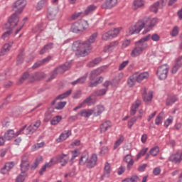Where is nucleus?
Wrapping results in <instances>:
<instances>
[{"instance_id":"nucleus-35","label":"nucleus","mask_w":182,"mask_h":182,"mask_svg":"<svg viewBox=\"0 0 182 182\" xmlns=\"http://www.w3.org/2000/svg\"><path fill=\"white\" fill-rule=\"evenodd\" d=\"M100 62H102V58L100 57H98V58L92 60V61H90L87 64V66L89 68H95V66H97V65H99V63H100Z\"/></svg>"},{"instance_id":"nucleus-17","label":"nucleus","mask_w":182,"mask_h":182,"mask_svg":"<svg viewBox=\"0 0 182 182\" xmlns=\"http://www.w3.org/2000/svg\"><path fill=\"white\" fill-rule=\"evenodd\" d=\"M72 90H68V91L63 92L61 95H59L55 97L54 100L52 101L51 105L53 106L56 103V100H62V99H66V97H69L70 95H72Z\"/></svg>"},{"instance_id":"nucleus-20","label":"nucleus","mask_w":182,"mask_h":182,"mask_svg":"<svg viewBox=\"0 0 182 182\" xmlns=\"http://www.w3.org/2000/svg\"><path fill=\"white\" fill-rule=\"evenodd\" d=\"M12 45H14V41L9 43H6L4 45L0 51V56H4L6 55L9 50H11V48H12Z\"/></svg>"},{"instance_id":"nucleus-4","label":"nucleus","mask_w":182,"mask_h":182,"mask_svg":"<svg viewBox=\"0 0 182 182\" xmlns=\"http://www.w3.org/2000/svg\"><path fill=\"white\" fill-rule=\"evenodd\" d=\"M41 121L37 120L35 123L31 124L28 128H26V125H24L22 128H21L17 132L16 136H19V134H33L35 133L39 127H41Z\"/></svg>"},{"instance_id":"nucleus-40","label":"nucleus","mask_w":182,"mask_h":182,"mask_svg":"<svg viewBox=\"0 0 182 182\" xmlns=\"http://www.w3.org/2000/svg\"><path fill=\"white\" fill-rule=\"evenodd\" d=\"M109 176H110V164L107 162L104 168L103 177H109Z\"/></svg>"},{"instance_id":"nucleus-26","label":"nucleus","mask_w":182,"mask_h":182,"mask_svg":"<svg viewBox=\"0 0 182 182\" xmlns=\"http://www.w3.org/2000/svg\"><path fill=\"white\" fill-rule=\"evenodd\" d=\"M140 105H141V101L139 100H136L135 103L132 105L130 111L131 116H134V114H136V112H137V109H139Z\"/></svg>"},{"instance_id":"nucleus-10","label":"nucleus","mask_w":182,"mask_h":182,"mask_svg":"<svg viewBox=\"0 0 182 182\" xmlns=\"http://www.w3.org/2000/svg\"><path fill=\"white\" fill-rule=\"evenodd\" d=\"M25 6H26V0H17L13 6V11L16 15L22 14V11H23Z\"/></svg>"},{"instance_id":"nucleus-18","label":"nucleus","mask_w":182,"mask_h":182,"mask_svg":"<svg viewBox=\"0 0 182 182\" xmlns=\"http://www.w3.org/2000/svg\"><path fill=\"white\" fill-rule=\"evenodd\" d=\"M71 135H72V131L70 130L65 131L63 133H62L60 135V136L55 140V141H57V143L65 141V140H66V139H68Z\"/></svg>"},{"instance_id":"nucleus-39","label":"nucleus","mask_w":182,"mask_h":182,"mask_svg":"<svg viewBox=\"0 0 182 182\" xmlns=\"http://www.w3.org/2000/svg\"><path fill=\"white\" fill-rule=\"evenodd\" d=\"M96 8H97L95 4H91L87 7L85 10V15H89L92 14V12H95L96 11Z\"/></svg>"},{"instance_id":"nucleus-33","label":"nucleus","mask_w":182,"mask_h":182,"mask_svg":"<svg viewBox=\"0 0 182 182\" xmlns=\"http://www.w3.org/2000/svg\"><path fill=\"white\" fill-rule=\"evenodd\" d=\"M136 82H137V80L135 77V75L133 74L128 78L127 85L129 87H133V86H134V85H136Z\"/></svg>"},{"instance_id":"nucleus-37","label":"nucleus","mask_w":182,"mask_h":182,"mask_svg":"<svg viewBox=\"0 0 182 182\" xmlns=\"http://www.w3.org/2000/svg\"><path fill=\"white\" fill-rule=\"evenodd\" d=\"M151 12H154V14H157L159 9H160V2L156 1L153 5H151L149 8Z\"/></svg>"},{"instance_id":"nucleus-63","label":"nucleus","mask_w":182,"mask_h":182,"mask_svg":"<svg viewBox=\"0 0 182 182\" xmlns=\"http://www.w3.org/2000/svg\"><path fill=\"white\" fill-rule=\"evenodd\" d=\"M82 96V92L77 90L73 94V99H79Z\"/></svg>"},{"instance_id":"nucleus-50","label":"nucleus","mask_w":182,"mask_h":182,"mask_svg":"<svg viewBox=\"0 0 182 182\" xmlns=\"http://www.w3.org/2000/svg\"><path fill=\"white\" fill-rule=\"evenodd\" d=\"M48 2V0H41L36 6V9L38 11H41L43 6H45V4Z\"/></svg>"},{"instance_id":"nucleus-13","label":"nucleus","mask_w":182,"mask_h":182,"mask_svg":"<svg viewBox=\"0 0 182 182\" xmlns=\"http://www.w3.org/2000/svg\"><path fill=\"white\" fill-rule=\"evenodd\" d=\"M134 75H135V77L138 83H141L143 80H146V79L149 78V73L147 72H143V73L136 72L134 73Z\"/></svg>"},{"instance_id":"nucleus-36","label":"nucleus","mask_w":182,"mask_h":182,"mask_svg":"<svg viewBox=\"0 0 182 182\" xmlns=\"http://www.w3.org/2000/svg\"><path fill=\"white\" fill-rule=\"evenodd\" d=\"M26 79H28L29 82H32V77H31V74H29V73L28 72H25L22 75L21 77L19 80L20 83H23V82H25Z\"/></svg>"},{"instance_id":"nucleus-16","label":"nucleus","mask_w":182,"mask_h":182,"mask_svg":"<svg viewBox=\"0 0 182 182\" xmlns=\"http://www.w3.org/2000/svg\"><path fill=\"white\" fill-rule=\"evenodd\" d=\"M66 156L68 155L63 154L54 157L55 160L56 161V164L60 163L61 166H65L66 164H68V161H69V159L65 158L66 157Z\"/></svg>"},{"instance_id":"nucleus-7","label":"nucleus","mask_w":182,"mask_h":182,"mask_svg":"<svg viewBox=\"0 0 182 182\" xmlns=\"http://www.w3.org/2000/svg\"><path fill=\"white\" fill-rule=\"evenodd\" d=\"M87 26V21L82 20L77 22L74 23L70 28L71 32L74 33H77V32H83Z\"/></svg>"},{"instance_id":"nucleus-54","label":"nucleus","mask_w":182,"mask_h":182,"mask_svg":"<svg viewBox=\"0 0 182 182\" xmlns=\"http://www.w3.org/2000/svg\"><path fill=\"white\" fill-rule=\"evenodd\" d=\"M163 112H161L155 119V124L159 126V124H161V122H163Z\"/></svg>"},{"instance_id":"nucleus-52","label":"nucleus","mask_w":182,"mask_h":182,"mask_svg":"<svg viewBox=\"0 0 182 182\" xmlns=\"http://www.w3.org/2000/svg\"><path fill=\"white\" fill-rule=\"evenodd\" d=\"M12 33V30H8L6 32L4 33L1 38L4 39V41H8L9 39V36H11Z\"/></svg>"},{"instance_id":"nucleus-19","label":"nucleus","mask_w":182,"mask_h":182,"mask_svg":"<svg viewBox=\"0 0 182 182\" xmlns=\"http://www.w3.org/2000/svg\"><path fill=\"white\" fill-rule=\"evenodd\" d=\"M124 161L125 163H127V170L130 171L132 170V167H133V165L134 164V161L133 160V158H132V155L127 154L124 158Z\"/></svg>"},{"instance_id":"nucleus-31","label":"nucleus","mask_w":182,"mask_h":182,"mask_svg":"<svg viewBox=\"0 0 182 182\" xmlns=\"http://www.w3.org/2000/svg\"><path fill=\"white\" fill-rule=\"evenodd\" d=\"M102 70L101 68H97L92 70L90 75V80H95L96 77H97V76L102 73Z\"/></svg>"},{"instance_id":"nucleus-45","label":"nucleus","mask_w":182,"mask_h":182,"mask_svg":"<svg viewBox=\"0 0 182 182\" xmlns=\"http://www.w3.org/2000/svg\"><path fill=\"white\" fill-rule=\"evenodd\" d=\"M23 55H25L24 50H21L19 54L17 56V65H21L23 63Z\"/></svg>"},{"instance_id":"nucleus-29","label":"nucleus","mask_w":182,"mask_h":182,"mask_svg":"<svg viewBox=\"0 0 182 182\" xmlns=\"http://www.w3.org/2000/svg\"><path fill=\"white\" fill-rule=\"evenodd\" d=\"M110 127H112V122H110V121L105 122L100 125V127L101 133H105V132H107V130L110 129Z\"/></svg>"},{"instance_id":"nucleus-6","label":"nucleus","mask_w":182,"mask_h":182,"mask_svg":"<svg viewBox=\"0 0 182 182\" xmlns=\"http://www.w3.org/2000/svg\"><path fill=\"white\" fill-rule=\"evenodd\" d=\"M19 22V17L16 14H13L9 18L7 23L4 24L3 26V29L7 30V31H12V28H14V26H16L18 25V23Z\"/></svg>"},{"instance_id":"nucleus-28","label":"nucleus","mask_w":182,"mask_h":182,"mask_svg":"<svg viewBox=\"0 0 182 182\" xmlns=\"http://www.w3.org/2000/svg\"><path fill=\"white\" fill-rule=\"evenodd\" d=\"M15 136H18V135H16V133L15 134V132L14 131V129H9L4 133V137L5 140H12V139H14Z\"/></svg>"},{"instance_id":"nucleus-38","label":"nucleus","mask_w":182,"mask_h":182,"mask_svg":"<svg viewBox=\"0 0 182 182\" xmlns=\"http://www.w3.org/2000/svg\"><path fill=\"white\" fill-rule=\"evenodd\" d=\"M177 100H178V99L176 96L168 97L166 99V106H171V105H174Z\"/></svg>"},{"instance_id":"nucleus-53","label":"nucleus","mask_w":182,"mask_h":182,"mask_svg":"<svg viewBox=\"0 0 182 182\" xmlns=\"http://www.w3.org/2000/svg\"><path fill=\"white\" fill-rule=\"evenodd\" d=\"M26 178V174L20 173L16 178L15 182H24Z\"/></svg>"},{"instance_id":"nucleus-1","label":"nucleus","mask_w":182,"mask_h":182,"mask_svg":"<svg viewBox=\"0 0 182 182\" xmlns=\"http://www.w3.org/2000/svg\"><path fill=\"white\" fill-rule=\"evenodd\" d=\"M156 23H157V18H150L149 17H144L142 20L136 23V24L129 27L127 31V36L136 35L139 33L143 28H146V29L142 32L143 35H144L147 33V32H150L154 26H156Z\"/></svg>"},{"instance_id":"nucleus-8","label":"nucleus","mask_w":182,"mask_h":182,"mask_svg":"<svg viewBox=\"0 0 182 182\" xmlns=\"http://www.w3.org/2000/svg\"><path fill=\"white\" fill-rule=\"evenodd\" d=\"M29 155L28 154H24L21 156L20 164L21 174H25V173L29 170Z\"/></svg>"},{"instance_id":"nucleus-62","label":"nucleus","mask_w":182,"mask_h":182,"mask_svg":"<svg viewBox=\"0 0 182 182\" xmlns=\"http://www.w3.org/2000/svg\"><path fill=\"white\" fill-rule=\"evenodd\" d=\"M129 65V60L122 62L119 66V70H123Z\"/></svg>"},{"instance_id":"nucleus-24","label":"nucleus","mask_w":182,"mask_h":182,"mask_svg":"<svg viewBox=\"0 0 182 182\" xmlns=\"http://www.w3.org/2000/svg\"><path fill=\"white\" fill-rule=\"evenodd\" d=\"M92 114H94L95 117H97V116H100V114L105 112V107L102 105H97L92 109Z\"/></svg>"},{"instance_id":"nucleus-27","label":"nucleus","mask_w":182,"mask_h":182,"mask_svg":"<svg viewBox=\"0 0 182 182\" xmlns=\"http://www.w3.org/2000/svg\"><path fill=\"white\" fill-rule=\"evenodd\" d=\"M31 77L32 79V82H35V80H41V79H43V77H45V73H34L31 74Z\"/></svg>"},{"instance_id":"nucleus-47","label":"nucleus","mask_w":182,"mask_h":182,"mask_svg":"<svg viewBox=\"0 0 182 182\" xmlns=\"http://www.w3.org/2000/svg\"><path fill=\"white\" fill-rule=\"evenodd\" d=\"M53 110L48 109L46 113H45V118L44 120L45 122H49V120H50V119H52L53 117Z\"/></svg>"},{"instance_id":"nucleus-60","label":"nucleus","mask_w":182,"mask_h":182,"mask_svg":"<svg viewBox=\"0 0 182 182\" xmlns=\"http://www.w3.org/2000/svg\"><path fill=\"white\" fill-rule=\"evenodd\" d=\"M102 41H109V39H112V36H110V33L107 32L102 34Z\"/></svg>"},{"instance_id":"nucleus-5","label":"nucleus","mask_w":182,"mask_h":182,"mask_svg":"<svg viewBox=\"0 0 182 182\" xmlns=\"http://www.w3.org/2000/svg\"><path fill=\"white\" fill-rule=\"evenodd\" d=\"M69 69H70V63L69 62H66L63 65L57 67L51 72L48 82L55 79V77L58 76V73H65V72H66V70H69Z\"/></svg>"},{"instance_id":"nucleus-41","label":"nucleus","mask_w":182,"mask_h":182,"mask_svg":"<svg viewBox=\"0 0 182 182\" xmlns=\"http://www.w3.org/2000/svg\"><path fill=\"white\" fill-rule=\"evenodd\" d=\"M120 33V28H113L109 31V33L111 36V38H116Z\"/></svg>"},{"instance_id":"nucleus-49","label":"nucleus","mask_w":182,"mask_h":182,"mask_svg":"<svg viewBox=\"0 0 182 182\" xmlns=\"http://www.w3.org/2000/svg\"><path fill=\"white\" fill-rule=\"evenodd\" d=\"M60 120H62V117L56 116L51 119L50 123L53 126H55V125L58 124V123H59L60 122Z\"/></svg>"},{"instance_id":"nucleus-59","label":"nucleus","mask_w":182,"mask_h":182,"mask_svg":"<svg viewBox=\"0 0 182 182\" xmlns=\"http://www.w3.org/2000/svg\"><path fill=\"white\" fill-rule=\"evenodd\" d=\"M56 161H57L55 159V158H52L48 163L45 164V166L47 168L52 167V166L56 164Z\"/></svg>"},{"instance_id":"nucleus-3","label":"nucleus","mask_w":182,"mask_h":182,"mask_svg":"<svg viewBox=\"0 0 182 182\" xmlns=\"http://www.w3.org/2000/svg\"><path fill=\"white\" fill-rule=\"evenodd\" d=\"M86 44L85 42H80V41H75L72 45V50L75 53L77 58H84L87 55L88 48H86Z\"/></svg>"},{"instance_id":"nucleus-64","label":"nucleus","mask_w":182,"mask_h":182,"mask_svg":"<svg viewBox=\"0 0 182 182\" xmlns=\"http://www.w3.org/2000/svg\"><path fill=\"white\" fill-rule=\"evenodd\" d=\"M171 36H177L178 35V27L175 26L171 32Z\"/></svg>"},{"instance_id":"nucleus-61","label":"nucleus","mask_w":182,"mask_h":182,"mask_svg":"<svg viewBox=\"0 0 182 182\" xmlns=\"http://www.w3.org/2000/svg\"><path fill=\"white\" fill-rule=\"evenodd\" d=\"M120 82V77L119 76L115 77L112 81V86H117V84Z\"/></svg>"},{"instance_id":"nucleus-32","label":"nucleus","mask_w":182,"mask_h":182,"mask_svg":"<svg viewBox=\"0 0 182 182\" xmlns=\"http://www.w3.org/2000/svg\"><path fill=\"white\" fill-rule=\"evenodd\" d=\"M53 48V43H49L43 46V48L40 50V55H43L46 53L48 50Z\"/></svg>"},{"instance_id":"nucleus-22","label":"nucleus","mask_w":182,"mask_h":182,"mask_svg":"<svg viewBox=\"0 0 182 182\" xmlns=\"http://www.w3.org/2000/svg\"><path fill=\"white\" fill-rule=\"evenodd\" d=\"M142 98L145 103H149L153 99V92L149 91L147 92L146 90L142 94Z\"/></svg>"},{"instance_id":"nucleus-42","label":"nucleus","mask_w":182,"mask_h":182,"mask_svg":"<svg viewBox=\"0 0 182 182\" xmlns=\"http://www.w3.org/2000/svg\"><path fill=\"white\" fill-rule=\"evenodd\" d=\"M123 141H124V136H123V135H120L119 139H118L114 144V150H116V149H117Z\"/></svg>"},{"instance_id":"nucleus-51","label":"nucleus","mask_w":182,"mask_h":182,"mask_svg":"<svg viewBox=\"0 0 182 182\" xmlns=\"http://www.w3.org/2000/svg\"><path fill=\"white\" fill-rule=\"evenodd\" d=\"M159 151H160L159 146H155L149 151V154L151 156H156L157 154H159Z\"/></svg>"},{"instance_id":"nucleus-2","label":"nucleus","mask_w":182,"mask_h":182,"mask_svg":"<svg viewBox=\"0 0 182 182\" xmlns=\"http://www.w3.org/2000/svg\"><path fill=\"white\" fill-rule=\"evenodd\" d=\"M149 41H150V34L141 38L139 41H136L135 43V47L132 50L131 56H132V58L140 56V55L143 53V51L147 49L149 46L146 42Z\"/></svg>"},{"instance_id":"nucleus-15","label":"nucleus","mask_w":182,"mask_h":182,"mask_svg":"<svg viewBox=\"0 0 182 182\" xmlns=\"http://www.w3.org/2000/svg\"><path fill=\"white\" fill-rule=\"evenodd\" d=\"M96 163H97V155L93 154L90 158H88L86 166L87 168H93L96 166Z\"/></svg>"},{"instance_id":"nucleus-55","label":"nucleus","mask_w":182,"mask_h":182,"mask_svg":"<svg viewBox=\"0 0 182 182\" xmlns=\"http://www.w3.org/2000/svg\"><path fill=\"white\" fill-rule=\"evenodd\" d=\"M65 106H66V101H61L58 102L57 106H55V109H56V110H62V109H63Z\"/></svg>"},{"instance_id":"nucleus-57","label":"nucleus","mask_w":182,"mask_h":182,"mask_svg":"<svg viewBox=\"0 0 182 182\" xmlns=\"http://www.w3.org/2000/svg\"><path fill=\"white\" fill-rule=\"evenodd\" d=\"M149 150V148H144L142 149L139 153L136 155V160H139L141 156H144L146 153H147V151Z\"/></svg>"},{"instance_id":"nucleus-48","label":"nucleus","mask_w":182,"mask_h":182,"mask_svg":"<svg viewBox=\"0 0 182 182\" xmlns=\"http://www.w3.org/2000/svg\"><path fill=\"white\" fill-rule=\"evenodd\" d=\"M42 160H43L42 156L37 157L35 162L31 166V170H35L36 168V167H38V166H39V164L41 163V161H42Z\"/></svg>"},{"instance_id":"nucleus-12","label":"nucleus","mask_w":182,"mask_h":182,"mask_svg":"<svg viewBox=\"0 0 182 182\" xmlns=\"http://www.w3.org/2000/svg\"><path fill=\"white\" fill-rule=\"evenodd\" d=\"M59 12L58 7H49L47 11V18L49 21H53Z\"/></svg>"},{"instance_id":"nucleus-14","label":"nucleus","mask_w":182,"mask_h":182,"mask_svg":"<svg viewBox=\"0 0 182 182\" xmlns=\"http://www.w3.org/2000/svg\"><path fill=\"white\" fill-rule=\"evenodd\" d=\"M117 5V0H106L102 4V9H112Z\"/></svg>"},{"instance_id":"nucleus-9","label":"nucleus","mask_w":182,"mask_h":182,"mask_svg":"<svg viewBox=\"0 0 182 182\" xmlns=\"http://www.w3.org/2000/svg\"><path fill=\"white\" fill-rule=\"evenodd\" d=\"M156 75L160 80H164L166 79L167 75H168V66L167 64H164L159 67Z\"/></svg>"},{"instance_id":"nucleus-30","label":"nucleus","mask_w":182,"mask_h":182,"mask_svg":"<svg viewBox=\"0 0 182 182\" xmlns=\"http://www.w3.org/2000/svg\"><path fill=\"white\" fill-rule=\"evenodd\" d=\"M77 114H80L82 117H90L93 114V109H82Z\"/></svg>"},{"instance_id":"nucleus-21","label":"nucleus","mask_w":182,"mask_h":182,"mask_svg":"<svg viewBox=\"0 0 182 182\" xmlns=\"http://www.w3.org/2000/svg\"><path fill=\"white\" fill-rule=\"evenodd\" d=\"M87 79V73H85L82 77L77 78V80L70 82L72 86H76V85H84Z\"/></svg>"},{"instance_id":"nucleus-23","label":"nucleus","mask_w":182,"mask_h":182,"mask_svg":"<svg viewBox=\"0 0 182 182\" xmlns=\"http://www.w3.org/2000/svg\"><path fill=\"white\" fill-rule=\"evenodd\" d=\"M169 161H172V163H175V164H180L182 159L180 156V154L176 153L170 156Z\"/></svg>"},{"instance_id":"nucleus-11","label":"nucleus","mask_w":182,"mask_h":182,"mask_svg":"<svg viewBox=\"0 0 182 182\" xmlns=\"http://www.w3.org/2000/svg\"><path fill=\"white\" fill-rule=\"evenodd\" d=\"M97 32L92 33L89 39H87L86 41H84V43L85 44V48L86 49H88V50H90L92 49V43H95V41H96V38L98 36Z\"/></svg>"},{"instance_id":"nucleus-58","label":"nucleus","mask_w":182,"mask_h":182,"mask_svg":"<svg viewBox=\"0 0 182 182\" xmlns=\"http://www.w3.org/2000/svg\"><path fill=\"white\" fill-rule=\"evenodd\" d=\"M4 166L6 168H7L9 171H10L11 169L14 168V167L15 166V162L14 161L6 162Z\"/></svg>"},{"instance_id":"nucleus-56","label":"nucleus","mask_w":182,"mask_h":182,"mask_svg":"<svg viewBox=\"0 0 182 182\" xmlns=\"http://www.w3.org/2000/svg\"><path fill=\"white\" fill-rule=\"evenodd\" d=\"M180 68H181V63L176 62L175 65H173V67L172 68V73H177V71L178 70V69H180Z\"/></svg>"},{"instance_id":"nucleus-25","label":"nucleus","mask_w":182,"mask_h":182,"mask_svg":"<svg viewBox=\"0 0 182 182\" xmlns=\"http://www.w3.org/2000/svg\"><path fill=\"white\" fill-rule=\"evenodd\" d=\"M87 160H89V154L87 152H85L82 154L79 160L80 166H85V164H87Z\"/></svg>"},{"instance_id":"nucleus-44","label":"nucleus","mask_w":182,"mask_h":182,"mask_svg":"<svg viewBox=\"0 0 182 182\" xmlns=\"http://www.w3.org/2000/svg\"><path fill=\"white\" fill-rule=\"evenodd\" d=\"M137 119H141V115L134 117L128 122L129 129H132V127H133V124H134L135 122H137Z\"/></svg>"},{"instance_id":"nucleus-46","label":"nucleus","mask_w":182,"mask_h":182,"mask_svg":"<svg viewBox=\"0 0 182 182\" xmlns=\"http://www.w3.org/2000/svg\"><path fill=\"white\" fill-rule=\"evenodd\" d=\"M103 82V77H100L99 79L93 82L89 83L90 87H96L99 84L102 83Z\"/></svg>"},{"instance_id":"nucleus-43","label":"nucleus","mask_w":182,"mask_h":182,"mask_svg":"<svg viewBox=\"0 0 182 182\" xmlns=\"http://www.w3.org/2000/svg\"><path fill=\"white\" fill-rule=\"evenodd\" d=\"M106 93H107V88L97 90L94 92L95 96H105Z\"/></svg>"},{"instance_id":"nucleus-34","label":"nucleus","mask_w":182,"mask_h":182,"mask_svg":"<svg viewBox=\"0 0 182 182\" xmlns=\"http://www.w3.org/2000/svg\"><path fill=\"white\" fill-rule=\"evenodd\" d=\"M144 6V0H135L133 4V9H139V8H141Z\"/></svg>"}]
</instances>
